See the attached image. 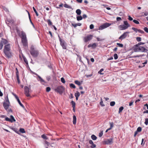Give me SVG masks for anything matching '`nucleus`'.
<instances>
[{"mask_svg":"<svg viewBox=\"0 0 148 148\" xmlns=\"http://www.w3.org/2000/svg\"><path fill=\"white\" fill-rule=\"evenodd\" d=\"M11 129L16 133L19 134V132L18 130V129H17L14 128H12Z\"/></svg>","mask_w":148,"mask_h":148,"instance_id":"26","label":"nucleus"},{"mask_svg":"<svg viewBox=\"0 0 148 148\" xmlns=\"http://www.w3.org/2000/svg\"><path fill=\"white\" fill-rule=\"evenodd\" d=\"M10 47L9 44H7L5 45L4 49L3 51H10Z\"/></svg>","mask_w":148,"mask_h":148,"instance_id":"14","label":"nucleus"},{"mask_svg":"<svg viewBox=\"0 0 148 148\" xmlns=\"http://www.w3.org/2000/svg\"><path fill=\"white\" fill-rule=\"evenodd\" d=\"M130 33L129 32H124L123 34H122L119 38V39H123L125 38L128 35V34Z\"/></svg>","mask_w":148,"mask_h":148,"instance_id":"11","label":"nucleus"},{"mask_svg":"<svg viewBox=\"0 0 148 148\" xmlns=\"http://www.w3.org/2000/svg\"><path fill=\"white\" fill-rule=\"evenodd\" d=\"M136 40L138 42H140L141 41V38L140 37H137L136 38Z\"/></svg>","mask_w":148,"mask_h":148,"instance_id":"52","label":"nucleus"},{"mask_svg":"<svg viewBox=\"0 0 148 148\" xmlns=\"http://www.w3.org/2000/svg\"><path fill=\"white\" fill-rule=\"evenodd\" d=\"M41 137L44 139L47 140L48 139V138L47 136L44 134H42V135Z\"/></svg>","mask_w":148,"mask_h":148,"instance_id":"41","label":"nucleus"},{"mask_svg":"<svg viewBox=\"0 0 148 148\" xmlns=\"http://www.w3.org/2000/svg\"><path fill=\"white\" fill-rule=\"evenodd\" d=\"M123 109H124V108H123V106L119 108V113H120L121 112H122V110H123Z\"/></svg>","mask_w":148,"mask_h":148,"instance_id":"31","label":"nucleus"},{"mask_svg":"<svg viewBox=\"0 0 148 148\" xmlns=\"http://www.w3.org/2000/svg\"><path fill=\"white\" fill-rule=\"evenodd\" d=\"M75 84L78 85L79 86L81 84L80 82L78 80H75Z\"/></svg>","mask_w":148,"mask_h":148,"instance_id":"35","label":"nucleus"},{"mask_svg":"<svg viewBox=\"0 0 148 148\" xmlns=\"http://www.w3.org/2000/svg\"><path fill=\"white\" fill-rule=\"evenodd\" d=\"M133 22L135 23L136 24H139V22L138 21H137V20H133Z\"/></svg>","mask_w":148,"mask_h":148,"instance_id":"51","label":"nucleus"},{"mask_svg":"<svg viewBox=\"0 0 148 148\" xmlns=\"http://www.w3.org/2000/svg\"><path fill=\"white\" fill-rule=\"evenodd\" d=\"M21 38L22 42L24 46H26L27 45V42L26 35L25 33L23 31L21 32Z\"/></svg>","mask_w":148,"mask_h":148,"instance_id":"3","label":"nucleus"},{"mask_svg":"<svg viewBox=\"0 0 148 148\" xmlns=\"http://www.w3.org/2000/svg\"><path fill=\"white\" fill-rule=\"evenodd\" d=\"M92 145L90 146V147L91 148H95L96 147V145L93 143V144H92Z\"/></svg>","mask_w":148,"mask_h":148,"instance_id":"54","label":"nucleus"},{"mask_svg":"<svg viewBox=\"0 0 148 148\" xmlns=\"http://www.w3.org/2000/svg\"><path fill=\"white\" fill-rule=\"evenodd\" d=\"M2 40L1 41V42L3 45H5L8 43V41L6 39L2 38Z\"/></svg>","mask_w":148,"mask_h":148,"instance_id":"18","label":"nucleus"},{"mask_svg":"<svg viewBox=\"0 0 148 148\" xmlns=\"http://www.w3.org/2000/svg\"><path fill=\"white\" fill-rule=\"evenodd\" d=\"M116 45H118L119 47H123V45L122 44L117 43Z\"/></svg>","mask_w":148,"mask_h":148,"instance_id":"44","label":"nucleus"},{"mask_svg":"<svg viewBox=\"0 0 148 148\" xmlns=\"http://www.w3.org/2000/svg\"><path fill=\"white\" fill-rule=\"evenodd\" d=\"M113 142V138H111L110 139H107L106 140L104 141L103 143L106 145H111Z\"/></svg>","mask_w":148,"mask_h":148,"instance_id":"10","label":"nucleus"},{"mask_svg":"<svg viewBox=\"0 0 148 148\" xmlns=\"http://www.w3.org/2000/svg\"><path fill=\"white\" fill-rule=\"evenodd\" d=\"M19 131L22 133H25L26 132L24 129L23 128H20L19 129Z\"/></svg>","mask_w":148,"mask_h":148,"instance_id":"28","label":"nucleus"},{"mask_svg":"<svg viewBox=\"0 0 148 148\" xmlns=\"http://www.w3.org/2000/svg\"><path fill=\"white\" fill-rule=\"evenodd\" d=\"M96 38H97V41H102L104 40L103 39H100L98 37H97Z\"/></svg>","mask_w":148,"mask_h":148,"instance_id":"61","label":"nucleus"},{"mask_svg":"<svg viewBox=\"0 0 148 148\" xmlns=\"http://www.w3.org/2000/svg\"><path fill=\"white\" fill-rule=\"evenodd\" d=\"M64 7L65 8H71V7L68 5L67 4H65L64 5Z\"/></svg>","mask_w":148,"mask_h":148,"instance_id":"37","label":"nucleus"},{"mask_svg":"<svg viewBox=\"0 0 148 148\" xmlns=\"http://www.w3.org/2000/svg\"><path fill=\"white\" fill-rule=\"evenodd\" d=\"M5 101L4 102L10 103L8 96H7L5 98Z\"/></svg>","mask_w":148,"mask_h":148,"instance_id":"33","label":"nucleus"},{"mask_svg":"<svg viewBox=\"0 0 148 148\" xmlns=\"http://www.w3.org/2000/svg\"><path fill=\"white\" fill-rule=\"evenodd\" d=\"M144 30L146 32L148 33V28L147 27H144Z\"/></svg>","mask_w":148,"mask_h":148,"instance_id":"55","label":"nucleus"},{"mask_svg":"<svg viewBox=\"0 0 148 148\" xmlns=\"http://www.w3.org/2000/svg\"><path fill=\"white\" fill-rule=\"evenodd\" d=\"M138 32L141 34H144V32L143 31L140 29H138Z\"/></svg>","mask_w":148,"mask_h":148,"instance_id":"57","label":"nucleus"},{"mask_svg":"<svg viewBox=\"0 0 148 148\" xmlns=\"http://www.w3.org/2000/svg\"><path fill=\"white\" fill-rule=\"evenodd\" d=\"M82 18H86L87 17V15L86 14H84L83 15H82Z\"/></svg>","mask_w":148,"mask_h":148,"instance_id":"63","label":"nucleus"},{"mask_svg":"<svg viewBox=\"0 0 148 148\" xmlns=\"http://www.w3.org/2000/svg\"><path fill=\"white\" fill-rule=\"evenodd\" d=\"M70 86L71 88H76L75 85L74 84L72 83L70 84Z\"/></svg>","mask_w":148,"mask_h":148,"instance_id":"43","label":"nucleus"},{"mask_svg":"<svg viewBox=\"0 0 148 148\" xmlns=\"http://www.w3.org/2000/svg\"><path fill=\"white\" fill-rule=\"evenodd\" d=\"M38 77L39 79V81L41 82H43L45 83H47L39 75H38Z\"/></svg>","mask_w":148,"mask_h":148,"instance_id":"19","label":"nucleus"},{"mask_svg":"<svg viewBox=\"0 0 148 148\" xmlns=\"http://www.w3.org/2000/svg\"><path fill=\"white\" fill-rule=\"evenodd\" d=\"M30 89L27 86L24 87L25 94L27 97H29L30 95L29 93Z\"/></svg>","mask_w":148,"mask_h":148,"instance_id":"8","label":"nucleus"},{"mask_svg":"<svg viewBox=\"0 0 148 148\" xmlns=\"http://www.w3.org/2000/svg\"><path fill=\"white\" fill-rule=\"evenodd\" d=\"M115 103L114 101H111L110 103V105L111 106H113L115 105Z\"/></svg>","mask_w":148,"mask_h":148,"instance_id":"39","label":"nucleus"},{"mask_svg":"<svg viewBox=\"0 0 148 148\" xmlns=\"http://www.w3.org/2000/svg\"><path fill=\"white\" fill-rule=\"evenodd\" d=\"M80 95V93L78 91H77L76 93H75V97H79Z\"/></svg>","mask_w":148,"mask_h":148,"instance_id":"34","label":"nucleus"},{"mask_svg":"<svg viewBox=\"0 0 148 148\" xmlns=\"http://www.w3.org/2000/svg\"><path fill=\"white\" fill-rule=\"evenodd\" d=\"M103 131H101L100 133L99 134V136L100 137H101L103 135Z\"/></svg>","mask_w":148,"mask_h":148,"instance_id":"50","label":"nucleus"},{"mask_svg":"<svg viewBox=\"0 0 148 148\" xmlns=\"http://www.w3.org/2000/svg\"><path fill=\"white\" fill-rule=\"evenodd\" d=\"M45 145H47V146H49L50 145V144L49 142H48L47 141L45 140Z\"/></svg>","mask_w":148,"mask_h":148,"instance_id":"48","label":"nucleus"},{"mask_svg":"<svg viewBox=\"0 0 148 148\" xmlns=\"http://www.w3.org/2000/svg\"><path fill=\"white\" fill-rule=\"evenodd\" d=\"M142 130V128L140 127H138L137 129L136 130V131L137 132H140Z\"/></svg>","mask_w":148,"mask_h":148,"instance_id":"32","label":"nucleus"},{"mask_svg":"<svg viewBox=\"0 0 148 148\" xmlns=\"http://www.w3.org/2000/svg\"><path fill=\"white\" fill-rule=\"evenodd\" d=\"M30 52L31 55L34 58L37 57L39 55L38 51L33 45L30 47Z\"/></svg>","mask_w":148,"mask_h":148,"instance_id":"1","label":"nucleus"},{"mask_svg":"<svg viewBox=\"0 0 148 148\" xmlns=\"http://www.w3.org/2000/svg\"><path fill=\"white\" fill-rule=\"evenodd\" d=\"M73 122L74 125L76 124V117L75 115H74L73 116Z\"/></svg>","mask_w":148,"mask_h":148,"instance_id":"17","label":"nucleus"},{"mask_svg":"<svg viewBox=\"0 0 148 148\" xmlns=\"http://www.w3.org/2000/svg\"><path fill=\"white\" fill-rule=\"evenodd\" d=\"M76 18L78 21L81 20L82 19V17L81 16H77Z\"/></svg>","mask_w":148,"mask_h":148,"instance_id":"27","label":"nucleus"},{"mask_svg":"<svg viewBox=\"0 0 148 148\" xmlns=\"http://www.w3.org/2000/svg\"><path fill=\"white\" fill-rule=\"evenodd\" d=\"M60 44L63 49H66L67 44L64 40H63L60 42Z\"/></svg>","mask_w":148,"mask_h":148,"instance_id":"12","label":"nucleus"},{"mask_svg":"<svg viewBox=\"0 0 148 148\" xmlns=\"http://www.w3.org/2000/svg\"><path fill=\"white\" fill-rule=\"evenodd\" d=\"M22 56L24 62L27 64L28 65V62L27 59L23 55Z\"/></svg>","mask_w":148,"mask_h":148,"instance_id":"24","label":"nucleus"},{"mask_svg":"<svg viewBox=\"0 0 148 148\" xmlns=\"http://www.w3.org/2000/svg\"><path fill=\"white\" fill-rule=\"evenodd\" d=\"M109 123L110 125V127L112 128L113 127V123L112 122H110Z\"/></svg>","mask_w":148,"mask_h":148,"instance_id":"59","label":"nucleus"},{"mask_svg":"<svg viewBox=\"0 0 148 148\" xmlns=\"http://www.w3.org/2000/svg\"><path fill=\"white\" fill-rule=\"evenodd\" d=\"M3 44L1 41V42H0V50L1 49H2L3 47Z\"/></svg>","mask_w":148,"mask_h":148,"instance_id":"53","label":"nucleus"},{"mask_svg":"<svg viewBox=\"0 0 148 148\" xmlns=\"http://www.w3.org/2000/svg\"><path fill=\"white\" fill-rule=\"evenodd\" d=\"M100 104L101 106L103 107L105 106V105L103 103L102 98L101 99V101L100 102Z\"/></svg>","mask_w":148,"mask_h":148,"instance_id":"38","label":"nucleus"},{"mask_svg":"<svg viewBox=\"0 0 148 148\" xmlns=\"http://www.w3.org/2000/svg\"><path fill=\"white\" fill-rule=\"evenodd\" d=\"M13 95L15 97L16 99L17 100V101H18V103L19 104V105L23 108H24V107L23 105L21 103L18 97L16 95V94H15L13 93Z\"/></svg>","mask_w":148,"mask_h":148,"instance_id":"13","label":"nucleus"},{"mask_svg":"<svg viewBox=\"0 0 148 148\" xmlns=\"http://www.w3.org/2000/svg\"><path fill=\"white\" fill-rule=\"evenodd\" d=\"M33 10H34V12H35L36 15V16H38L39 15V14L38 13V12H37V11H36V9H35V8L33 7Z\"/></svg>","mask_w":148,"mask_h":148,"instance_id":"30","label":"nucleus"},{"mask_svg":"<svg viewBox=\"0 0 148 148\" xmlns=\"http://www.w3.org/2000/svg\"><path fill=\"white\" fill-rule=\"evenodd\" d=\"M76 12L77 15H80L81 14V11L80 9H78L76 10Z\"/></svg>","mask_w":148,"mask_h":148,"instance_id":"21","label":"nucleus"},{"mask_svg":"<svg viewBox=\"0 0 148 148\" xmlns=\"http://www.w3.org/2000/svg\"><path fill=\"white\" fill-rule=\"evenodd\" d=\"M5 120L6 121H9L11 123L15 122L16 120L14 119V116L12 115H11L10 116V118H9L8 117H5Z\"/></svg>","mask_w":148,"mask_h":148,"instance_id":"9","label":"nucleus"},{"mask_svg":"<svg viewBox=\"0 0 148 148\" xmlns=\"http://www.w3.org/2000/svg\"><path fill=\"white\" fill-rule=\"evenodd\" d=\"M128 19H129V20L130 21H132L133 20V18L131 17L130 16H128Z\"/></svg>","mask_w":148,"mask_h":148,"instance_id":"62","label":"nucleus"},{"mask_svg":"<svg viewBox=\"0 0 148 148\" xmlns=\"http://www.w3.org/2000/svg\"><path fill=\"white\" fill-rule=\"evenodd\" d=\"M91 137V138L93 140H95L97 138V137H96V136L94 134L92 135Z\"/></svg>","mask_w":148,"mask_h":148,"instance_id":"25","label":"nucleus"},{"mask_svg":"<svg viewBox=\"0 0 148 148\" xmlns=\"http://www.w3.org/2000/svg\"><path fill=\"white\" fill-rule=\"evenodd\" d=\"M145 43L144 42H140L138 43V44H136L135 45H134L133 47H139L140 46L142 45H144L145 44Z\"/></svg>","mask_w":148,"mask_h":148,"instance_id":"23","label":"nucleus"},{"mask_svg":"<svg viewBox=\"0 0 148 148\" xmlns=\"http://www.w3.org/2000/svg\"><path fill=\"white\" fill-rule=\"evenodd\" d=\"M47 22L48 23V25H52V23L50 19L47 20Z\"/></svg>","mask_w":148,"mask_h":148,"instance_id":"40","label":"nucleus"},{"mask_svg":"<svg viewBox=\"0 0 148 148\" xmlns=\"http://www.w3.org/2000/svg\"><path fill=\"white\" fill-rule=\"evenodd\" d=\"M133 50L135 52H145L147 51V50L143 47H133Z\"/></svg>","mask_w":148,"mask_h":148,"instance_id":"2","label":"nucleus"},{"mask_svg":"<svg viewBox=\"0 0 148 148\" xmlns=\"http://www.w3.org/2000/svg\"><path fill=\"white\" fill-rule=\"evenodd\" d=\"M123 23L124 25H119L118 27L119 29L121 30H125L130 26V25L127 21H124Z\"/></svg>","mask_w":148,"mask_h":148,"instance_id":"4","label":"nucleus"},{"mask_svg":"<svg viewBox=\"0 0 148 148\" xmlns=\"http://www.w3.org/2000/svg\"><path fill=\"white\" fill-rule=\"evenodd\" d=\"M104 70L103 69H101L98 72V73L101 75L103 74V73H102L101 72Z\"/></svg>","mask_w":148,"mask_h":148,"instance_id":"45","label":"nucleus"},{"mask_svg":"<svg viewBox=\"0 0 148 148\" xmlns=\"http://www.w3.org/2000/svg\"><path fill=\"white\" fill-rule=\"evenodd\" d=\"M97 43H94L92 44V48L93 49H95L97 47Z\"/></svg>","mask_w":148,"mask_h":148,"instance_id":"20","label":"nucleus"},{"mask_svg":"<svg viewBox=\"0 0 148 148\" xmlns=\"http://www.w3.org/2000/svg\"><path fill=\"white\" fill-rule=\"evenodd\" d=\"M132 29L136 33H137L138 32V29L135 27H132Z\"/></svg>","mask_w":148,"mask_h":148,"instance_id":"46","label":"nucleus"},{"mask_svg":"<svg viewBox=\"0 0 148 148\" xmlns=\"http://www.w3.org/2000/svg\"><path fill=\"white\" fill-rule=\"evenodd\" d=\"M145 124L147 125L148 124V118L145 119Z\"/></svg>","mask_w":148,"mask_h":148,"instance_id":"47","label":"nucleus"},{"mask_svg":"<svg viewBox=\"0 0 148 148\" xmlns=\"http://www.w3.org/2000/svg\"><path fill=\"white\" fill-rule=\"evenodd\" d=\"M93 36L92 35H89L85 37L84 39V42H86L88 41L91 40Z\"/></svg>","mask_w":148,"mask_h":148,"instance_id":"7","label":"nucleus"},{"mask_svg":"<svg viewBox=\"0 0 148 148\" xmlns=\"http://www.w3.org/2000/svg\"><path fill=\"white\" fill-rule=\"evenodd\" d=\"M144 15L145 16H147L148 15V12H146L144 13V15H142V16H144Z\"/></svg>","mask_w":148,"mask_h":148,"instance_id":"60","label":"nucleus"},{"mask_svg":"<svg viewBox=\"0 0 148 148\" xmlns=\"http://www.w3.org/2000/svg\"><path fill=\"white\" fill-rule=\"evenodd\" d=\"M71 104L72 105V107H75V102H74L73 101H72L71 102Z\"/></svg>","mask_w":148,"mask_h":148,"instance_id":"36","label":"nucleus"},{"mask_svg":"<svg viewBox=\"0 0 148 148\" xmlns=\"http://www.w3.org/2000/svg\"><path fill=\"white\" fill-rule=\"evenodd\" d=\"M121 20V18L120 17H117L116 18V21H119Z\"/></svg>","mask_w":148,"mask_h":148,"instance_id":"64","label":"nucleus"},{"mask_svg":"<svg viewBox=\"0 0 148 148\" xmlns=\"http://www.w3.org/2000/svg\"><path fill=\"white\" fill-rule=\"evenodd\" d=\"M111 25V24L109 23H105L101 25L99 27V30H101L107 28Z\"/></svg>","mask_w":148,"mask_h":148,"instance_id":"6","label":"nucleus"},{"mask_svg":"<svg viewBox=\"0 0 148 148\" xmlns=\"http://www.w3.org/2000/svg\"><path fill=\"white\" fill-rule=\"evenodd\" d=\"M143 56V55H137L136 56H131V58H135L136 57H142Z\"/></svg>","mask_w":148,"mask_h":148,"instance_id":"29","label":"nucleus"},{"mask_svg":"<svg viewBox=\"0 0 148 148\" xmlns=\"http://www.w3.org/2000/svg\"><path fill=\"white\" fill-rule=\"evenodd\" d=\"M61 82L63 83H64L65 82V80L64 77H62L61 78Z\"/></svg>","mask_w":148,"mask_h":148,"instance_id":"49","label":"nucleus"},{"mask_svg":"<svg viewBox=\"0 0 148 148\" xmlns=\"http://www.w3.org/2000/svg\"><path fill=\"white\" fill-rule=\"evenodd\" d=\"M19 73L17 72L16 73V78L18 82V84H20V81L19 78V77L18 75Z\"/></svg>","mask_w":148,"mask_h":148,"instance_id":"22","label":"nucleus"},{"mask_svg":"<svg viewBox=\"0 0 148 148\" xmlns=\"http://www.w3.org/2000/svg\"><path fill=\"white\" fill-rule=\"evenodd\" d=\"M4 53H5L6 56L8 58H10L12 56L11 53L10 51H3Z\"/></svg>","mask_w":148,"mask_h":148,"instance_id":"16","label":"nucleus"},{"mask_svg":"<svg viewBox=\"0 0 148 148\" xmlns=\"http://www.w3.org/2000/svg\"><path fill=\"white\" fill-rule=\"evenodd\" d=\"M64 90V88L63 86H59L56 88L55 89V91L58 92L60 94H62Z\"/></svg>","mask_w":148,"mask_h":148,"instance_id":"5","label":"nucleus"},{"mask_svg":"<svg viewBox=\"0 0 148 148\" xmlns=\"http://www.w3.org/2000/svg\"><path fill=\"white\" fill-rule=\"evenodd\" d=\"M51 90V88L49 87H47L46 88V91L47 92H49Z\"/></svg>","mask_w":148,"mask_h":148,"instance_id":"56","label":"nucleus"},{"mask_svg":"<svg viewBox=\"0 0 148 148\" xmlns=\"http://www.w3.org/2000/svg\"><path fill=\"white\" fill-rule=\"evenodd\" d=\"M10 103H7V102H3V106L4 108V109L6 110H7L10 106Z\"/></svg>","mask_w":148,"mask_h":148,"instance_id":"15","label":"nucleus"},{"mask_svg":"<svg viewBox=\"0 0 148 148\" xmlns=\"http://www.w3.org/2000/svg\"><path fill=\"white\" fill-rule=\"evenodd\" d=\"M114 58L115 60H116L118 58V56L116 53H114Z\"/></svg>","mask_w":148,"mask_h":148,"instance_id":"42","label":"nucleus"},{"mask_svg":"<svg viewBox=\"0 0 148 148\" xmlns=\"http://www.w3.org/2000/svg\"><path fill=\"white\" fill-rule=\"evenodd\" d=\"M94 27V25H93V24H91L90 25V29H92Z\"/></svg>","mask_w":148,"mask_h":148,"instance_id":"58","label":"nucleus"}]
</instances>
